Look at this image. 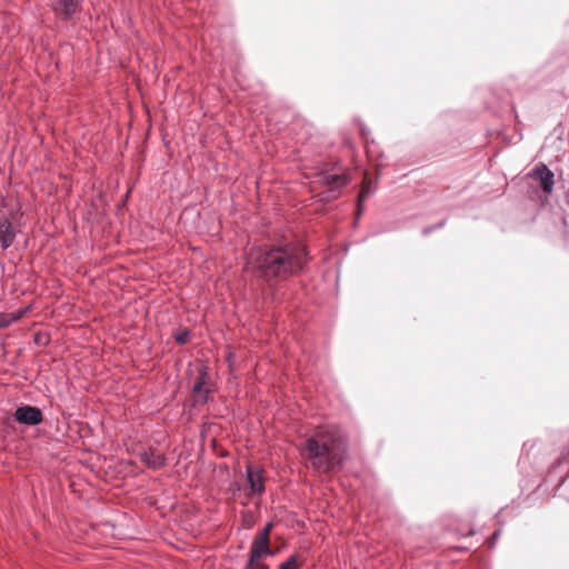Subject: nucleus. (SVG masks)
I'll return each instance as SVG.
<instances>
[{
	"label": "nucleus",
	"mask_w": 569,
	"mask_h": 569,
	"mask_svg": "<svg viewBox=\"0 0 569 569\" xmlns=\"http://www.w3.org/2000/svg\"><path fill=\"white\" fill-rule=\"evenodd\" d=\"M188 337H189V333L184 332V333L179 335L177 337V341L180 342V343H186L188 341Z\"/></svg>",
	"instance_id": "nucleus-18"
},
{
	"label": "nucleus",
	"mask_w": 569,
	"mask_h": 569,
	"mask_svg": "<svg viewBox=\"0 0 569 569\" xmlns=\"http://www.w3.org/2000/svg\"><path fill=\"white\" fill-rule=\"evenodd\" d=\"M271 529H272V523H271V522H269V523H267V525L263 527V529H262L261 531H259V532L257 533V536H256V537H257V538H261V539H267V540H269V535H270Z\"/></svg>",
	"instance_id": "nucleus-16"
},
{
	"label": "nucleus",
	"mask_w": 569,
	"mask_h": 569,
	"mask_svg": "<svg viewBox=\"0 0 569 569\" xmlns=\"http://www.w3.org/2000/svg\"><path fill=\"white\" fill-rule=\"evenodd\" d=\"M319 181L328 187L329 194L322 198L327 200L337 197L338 190L347 184L348 177L345 173L326 171L319 174Z\"/></svg>",
	"instance_id": "nucleus-5"
},
{
	"label": "nucleus",
	"mask_w": 569,
	"mask_h": 569,
	"mask_svg": "<svg viewBox=\"0 0 569 569\" xmlns=\"http://www.w3.org/2000/svg\"><path fill=\"white\" fill-rule=\"evenodd\" d=\"M499 535H500V531H499V530H497V531H495V532L492 533L491 538L489 539V545H490V546H493V543H495V542H496V540L498 539Z\"/></svg>",
	"instance_id": "nucleus-19"
},
{
	"label": "nucleus",
	"mask_w": 569,
	"mask_h": 569,
	"mask_svg": "<svg viewBox=\"0 0 569 569\" xmlns=\"http://www.w3.org/2000/svg\"><path fill=\"white\" fill-rule=\"evenodd\" d=\"M16 233L12 223L8 219L0 221V246L8 249L14 240Z\"/></svg>",
	"instance_id": "nucleus-12"
},
{
	"label": "nucleus",
	"mask_w": 569,
	"mask_h": 569,
	"mask_svg": "<svg viewBox=\"0 0 569 569\" xmlns=\"http://www.w3.org/2000/svg\"><path fill=\"white\" fill-rule=\"evenodd\" d=\"M369 193H370L369 184H363L361 188V191L359 193V199H358L359 203L365 201L367 199V197L369 196ZM358 211L360 212V204H358Z\"/></svg>",
	"instance_id": "nucleus-15"
},
{
	"label": "nucleus",
	"mask_w": 569,
	"mask_h": 569,
	"mask_svg": "<svg viewBox=\"0 0 569 569\" xmlns=\"http://www.w3.org/2000/svg\"><path fill=\"white\" fill-rule=\"evenodd\" d=\"M531 176H532V171H528L527 174H526L527 178H529Z\"/></svg>",
	"instance_id": "nucleus-21"
},
{
	"label": "nucleus",
	"mask_w": 569,
	"mask_h": 569,
	"mask_svg": "<svg viewBox=\"0 0 569 569\" xmlns=\"http://www.w3.org/2000/svg\"><path fill=\"white\" fill-rule=\"evenodd\" d=\"M14 420L21 425L37 426L42 422L43 415L37 407L21 406L16 409Z\"/></svg>",
	"instance_id": "nucleus-6"
},
{
	"label": "nucleus",
	"mask_w": 569,
	"mask_h": 569,
	"mask_svg": "<svg viewBox=\"0 0 569 569\" xmlns=\"http://www.w3.org/2000/svg\"><path fill=\"white\" fill-rule=\"evenodd\" d=\"M307 252L301 246L286 244L252 249L247 268L257 271L262 278L286 279L303 269Z\"/></svg>",
	"instance_id": "nucleus-1"
},
{
	"label": "nucleus",
	"mask_w": 569,
	"mask_h": 569,
	"mask_svg": "<svg viewBox=\"0 0 569 569\" xmlns=\"http://www.w3.org/2000/svg\"><path fill=\"white\" fill-rule=\"evenodd\" d=\"M343 440L335 427L319 429L306 441L302 451L311 468L318 473H328L342 462Z\"/></svg>",
	"instance_id": "nucleus-2"
},
{
	"label": "nucleus",
	"mask_w": 569,
	"mask_h": 569,
	"mask_svg": "<svg viewBox=\"0 0 569 569\" xmlns=\"http://www.w3.org/2000/svg\"><path fill=\"white\" fill-rule=\"evenodd\" d=\"M267 556H273V551L269 547V540L254 537L250 550L251 563L257 565L259 558Z\"/></svg>",
	"instance_id": "nucleus-9"
},
{
	"label": "nucleus",
	"mask_w": 569,
	"mask_h": 569,
	"mask_svg": "<svg viewBox=\"0 0 569 569\" xmlns=\"http://www.w3.org/2000/svg\"><path fill=\"white\" fill-rule=\"evenodd\" d=\"M140 460L151 469H159L166 465V457L156 449L142 450L139 453Z\"/></svg>",
	"instance_id": "nucleus-10"
},
{
	"label": "nucleus",
	"mask_w": 569,
	"mask_h": 569,
	"mask_svg": "<svg viewBox=\"0 0 569 569\" xmlns=\"http://www.w3.org/2000/svg\"><path fill=\"white\" fill-rule=\"evenodd\" d=\"M81 0H56L53 10L63 19H70L78 10Z\"/></svg>",
	"instance_id": "nucleus-11"
},
{
	"label": "nucleus",
	"mask_w": 569,
	"mask_h": 569,
	"mask_svg": "<svg viewBox=\"0 0 569 569\" xmlns=\"http://www.w3.org/2000/svg\"><path fill=\"white\" fill-rule=\"evenodd\" d=\"M535 179L536 187H539L546 193L552 192L555 186V173L545 162L536 163Z\"/></svg>",
	"instance_id": "nucleus-7"
},
{
	"label": "nucleus",
	"mask_w": 569,
	"mask_h": 569,
	"mask_svg": "<svg viewBox=\"0 0 569 569\" xmlns=\"http://www.w3.org/2000/svg\"><path fill=\"white\" fill-rule=\"evenodd\" d=\"M301 563L298 561V557L292 555L284 562H282L278 569H299Z\"/></svg>",
	"instance_id": "nucleus-14"
},
{
	"label": "nucleus",
	"mask_w": 569,
	"mask_h": 569,
	"mask_svg": "<svg viewBox=\"0 0 569 569\" xmlns=\"http://www.w3.org/2000/svg\"><path fill=\"white\" fill-rule=\"evenodd\" d=\"M207 380L208 369L207 367H201L198 371V379L192 388V396L197 403H204L208 400L210 389L207 387Z\"/></svg>",
	"instance_id": "nucleus-8"
},
{
	"label": "nucleus",
	"mask_w": 569,
	"mask_h": 569,
	"mask_svg": "<svg viewBox=\"0 0 569 569\" xmlns=\"http://www.w3.org/2000/svg\"><path fill=\"white\" fill-rule=\"evenodd\" d=\"M246 569H267V565L262 561V558H259L257 565L251 563V558L249 557Z\"/></svg>",
	"instance_id": "nucleus-17"
},
{
	"label": "nucleus",
	"mask_w": 569,
	"mask_h": 569,
	"mask_svg": "<svg viewBox=\"0 0 569 569\" xmlns=\"http://www.w3.org/2000/svg\"><path fill=\"white\" fill-rule=\"evenodd\" d=\"M247 482L249 486V497L261 496L264 491V470L254 465H248L246 468Z\"/></svg>",
	"instance_id": "nucleus-4"
},
{
	"label": "nucleus",
	"mask_w": 569,
	"mask_h": 569,
	"mask_svg": "<svg viewBox=\"0 0 569 569\" xmlns=\"http://www.w3.org/2000/svg\"><path fill=\"white\" fill-rule=\"evenodd\" d=\"M430 231H431V229L427 228V229L423 230V234H428Z\"/></svg>",
	"instance_id": "nucleus-20"
},
{
	"label": "nucleus",
	"mask_w": 569,
	"mask_h": 569,
	"mask_svg": "<svg viewBox=\"0 0 569 569\" xmlns=\"http://www.w3.org/2000/svg\"><path fill=\"white\" fill-rule=\"evenodd\" d=\"M21 315H12V313H0V329L8 327L12 322L20 319Z\"/></svg>",
	"instance_id": "nucleus-13"
},
{
	"label": "nucleus",
	"mask_w": 569,
	"mask_h": 569,
	"mask_svg": "<svg viewBox=\"0 0 569 569\" xmlns=\"http://www.w3.org/2000/svg\"><path fill=\"white\" fill-rule=\"evenodd\" d=\"M569 477V449L568 452L559 455L548 467L542 482L536 487L538 491L548 492L558 490Z\"/></svg>",
	"instance_id": "nucleus-3"
}]
</instances>
